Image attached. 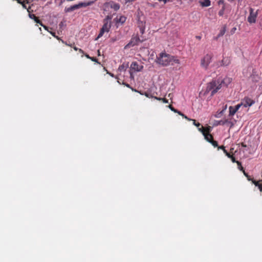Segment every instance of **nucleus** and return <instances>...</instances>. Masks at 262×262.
Listing matches in <instances>:
<instances>
[{
    "mask_svg": "<svg viewBox=\"0 0 262 262\" xmlns=\"http://www.w3.org/2000/svg\"><path fill=\"white\" fill-rule=\"evenodd\" d=\"M258 11L257 10L256 11L254 12L253 8H250V14L247 18V20L249 23L253 24L256 22V18L258 15Z\"/></svg>",
    "mask_w": 262,
    "mask_h": 262,
    "instance_id": "obj_7",
    "label": "nucleus"
},
{
    "mask_svg": "<svg viewBox=\"0 0 262 262\" xmlns=\"http://www.w3.org/2000/svg\"><path fill=\"white\" fill-rule=\"evenodd\" d=\"M223 152L225 153V154L226 155V156L227 157H229V152L225 149H224L223 150Z\"/></svg>",
    "mask_w": 262,
    "mask_h": 262,
    "instance_id": "obj_36",
    "label": "nucleus"
},
{
    "mask_svg": "<svg viewBox=\"0 0 262 262\" xmlns=\"http://www.w3.org/2000/svg\"><path fill=\"white\" fill-rule=\"evenodd\" d=\"M143 69V66L142 64H139L136 61H133L130 65V70L135 72H140Z\"/></svg>",
    "mask_w": 262,
    "mask_h": 262,
    "instance_id": "obj_9",
    "label": "nucleus"
},
{
    "mask_svg": "<svg viewBox=\"0 0 262 262\" xmlns=\"http://www.w3.org/2000/svg\"><path fill=\"white\" fill-rule=\"evenodd\" d=\"M130 77H133L132 73V72H130Z\"/></svg>",
    "mask_w": 262,
    "mask_h": 262,
    "instance_id": "obj_59",
    "label": "nucleus"
},
{
    "mask_svg": "<svg viewBox=\"0 0 262 262\" xmlns=\"http://www.w3.org/2000/svg\"><path fill=\"white\" fill-rule=\"evenodd\" d=\"M229 116H233L237 112L236 111V110L234 108V106H230L229 107Z\"/></svg>",
    "mask_w": 262,
    "mask_h": 262,
    "instance_id": "obj_17",
    "label": "nucleus"
},
{
    "mask_svg": "<svg viewBox=\"0 0 262 262\" xmlns=\"http://www.w3.org/2000/svg\"><path fill=\"white\" fill-rule=\"evenodd\" d=\"M139 29L140 33L143 34L145 31V27L143 24L139 26Z\"/></svg>",
    "mask_w": 262,
    "mask_h": 262,
    "instance_id": "obj_27",
    "label": "nucleus"
},
{
    "mask_svg": "<svg viewBox=\"0 0 262 262\" xmlns=\"http://www.w3.org/2000/svg\"><path fill=\"white\" fill-rule=\"evenodd\" d=\"M230 63V60L228 57H224L221 61L216 63V66L219 68L221 66H227Z\"/></svg>",
    "mask_w": 262,
    "mask_h": 262,
    "instance_id": "obj_11",
    "label": "nucleus"
},
{
    "mask_svg": "<svg viewBox=\"0 0 262 262\" xmlns=\"http://www.w3.org/2000/svg\"><path fill=\"white\" fill-rule=\"evenodd\" d=\"M125 85L128 88H130L129 84H125Z\"/></svg>",
    "mask_w": 262,
    "mask_h": 262,
    "instance_id": "obj_56",
    "label": "nucleus"
},
{
    "mask_svg": "<svg viewBox=\"0 0 262 262\" xmlns=\"http://www.w3.org/2000/svg\"><path fill=\"white\" fill-rule=\"evenodd\" d=\"M128 63H123L119 67L118 71L120 72L122 71H125L128 68Z\"/></svg>",
    "mask_w": 262,
    "mask_h": 262,
    "instance_id": "obj_14",
    "label": "nucleus"
},
{
    "mask_svg": "<svg viewBox=\"0 0 262 262\" xmlns=\"http://www.w3.org/2000/svg\"><path fill=\"white\" fill-rule=\"evenodd\" d=\"M243 173H244V175L246 177V178H247V180L249 181H251L252 180V179L251 178V177L250 176H249L247 173H246L245 171H244Z\"/></svg>",
    "mask_w": 262,
    "mask_h": 262,
    "instance_id": "obj_31",
    "label": "nucleus"
},
{
    "mask_svg": "<svg viewBox=\"0 0 262 262\" xmlns=\"http://www.w3.org/2000/svg\"><path fill=\"white\" fill-rule=\"evenodd\" d=\"M144 39H141L138 36H133L130 41L125 46L124 48H129L132 47H134L137 45L139 42H143Z\"/></svg>",
    "mask_w": 262,
    "mask_h": 262,
    "instance_id": "obj_5",
    "label": "nucleus"
},
{
    "mask_svg": "<svg viewBox=\"0 0 262 262\" xmlns=\"http://www.w3.org/2000/svg\"><path fill=\"white\" fill-rule=\"evenodd\" d=\"M17 3L21 4L23 6V7L24 9H27L28 11L29 12V8H27L26 4L28 3V1H22V0H16Z\"/></svg>",
    "mask_w": 262,
    "mask_h": 262,
    "instance_id": "obj_15",
    "label": "nucleus"
},
{
    "mask_svg": "<svg viewBox=\"0 0 262 262\" xmlns=\"http://www.w3.org/2000/svg\"><path fill=\"white\" fill-rule=\"evenodd\" d=\"M235 163H237V165H238V167H242V164H241V163L240 162H239V161H236V162H235Z\"/></svg>",
    "mask_w": 262,
    "mask_h": 262,
    "instance_id": "obj_38",
    "label": "nucleus"
},
{
    "mask_svg": "<svg viewBox=\"0 0 262 262\" xmlns=\"http://www.w3.org/2000/svg\"><path fill=\"white\" fill-rule=\"evenodd\" d=\"M179 115L182 116V117L185 116V115L182 113L181 112L178 111V112H177Z\"/></svg>",
    "mask_w": 262,
    "mask_h": 262,
    "instance_id": "obj_46",
    "label": "nucleus"
},
{
    "mask_svg": "<svg viewBox=\"0 0 262 262\" xmlns=\"http://www.w3.org/2000/svg\"><path fill=\"white\" fill-rule=\"evenodd\" d=\"M42 26V27H43L46 30H48V27H47V26H44L43 25V26Z\"/></svg>",
    "mask_w": 262,
    "mask_h": 262,
    "instance_id": "obj_55",
    "label": "nucleus"
},
{
    "mask_svg": "<svg viewBox=\"0 0 262 262\" xmlns=\"http://www.w3.org/2000/svg\"><path fill=\"white\" fill-rule=\"evenodd\" d=\"M255 103V101L248 97H246L242 99L241 105L245 107H250Z\"/></svg>",
    "mask_w": 262,
    "mask_h": 262,
    "instance_id": "obj_8",
    "label": "nucleus"
},
{
    "mask_svg": "<svg viewBox=\"0 0 262 262\" xmlns=\"http://www.w3.org/2000/svg\"><path fill=\"white\" fill-rule=\"evenodd\" d=\"M111 28V23L103 22L102 27L101 28L100 32L97 37V39L102 37L105 32H108Z\"/></svg>",
    "mask_w": 262,
    "mask_h": 262,
    "instance_id": "obj_6",
    "label": "nucleus"
},
{
    "mask_svg": "<svg viewBox=\"0 0 262 262\" xmlns=\"http://www.w3.org/2000/svg\"><path fill=\"white\" fill-rule=\"evenodd\" d=\"M214 147H218V143L217 141L213 140V139L210 142Z\"/></svg>",
    "mask_w": 262,
    "mask_h": 262,
    "instance_id": "obj_28",
    "label": "nucleus"
},
{
    "mask_svg": "<svg viewBox=\"0 0 262 262\" xmlns=\"http://www.w3.org/2000/svg\"><path fill=\"white\" fill-rule=\"evenodd\" d=\"M224 10H225V9L224 8H223L219 12V15L220 16H223L224 15Z\"/></svg>",
    "mask_w": 262,
    "mask_h": 262,
    "instance_id": "obj_34",
    "label": "nucleus"
},
{
    "mask_svg": "<svg viewBox=\"0 0 262 262\" xmlns=\"http://www.w3.org/2000/svg\"><path fill=\"white\" fill-rule=\"evenodd\" d=\"M210 132H207V133L204 135L205 140H206L209 143L213 139L212 135L210 134Z\"/></svg>",
    "mask_w": 262,
    "mask_h": 262,
    "instance_id": "obj_16",
    "label": "nucleus"
},
{
    "mask_svg": "<svg viewBox=\"0 0 262 262\" xmlns=\"http://www.w3.org/2000/svg\"><path fill=\"white\" fill-rule=\"evenodd\" d=\"M112 19V15H108L103 19V22L106 23L107 21V23H111V19Z\"/></svg>",
    "mask_w": 262,
    "mask_h": 262,
    "instance_id": "obj_19",
    "label": "nucleus"
},
{
    "mask_svg": "<svg viewBox=\"0 0 262 262\" xmlns=\"http://www.w3.org/2000/svg\"><path fill=\"white\" fill-rule=\"evenodd\" d=\"M159 2H162L164 4H166L168 2H169L170 0H158Z\"/></svg>",
    "mask_w": 262,
    "mask_h": 262,
    "instance_id": "obj_37",
    "label": "nucleus"
},
{
    "mask_svg": "<svg viewBox=\"0 0 262 262\" xmlns=\"http://www.w3.org/2000/svg\"><path fill=\"white\" fill-rule=\"evenodd\" d=\"M105 7H110L113 9L115 11H117L120 9V5L113 1H111L108 3H106L104 4Z\"/></svg>",
    "mask_w": 262,
    "mask_h": 262,
    "instance_id": "obj_10",
    "label": "nucleus"
},
{
    "mask_svg": "<svg viewBox=\"0 0 262 262\" xmlns=\"http://www.w3.org/2000/svg\"><path fill=\"white\" fill-rule=\"evenodd\" d=\"M252 181V183H253L256 186L259 187V185H261V183L262 182V180H260L259 181H255L253 179H252L251 181Z\"/></svg>",
    "mask_w": 262,
    "mask_h": 262,
    "instance_id": "obj_22",
    "label": "nucleus"
},
{
    "mask_svg": "<svg viewBox=\"0 0 262 262\" xmlns=\"http://www.w3.org/2000/svg\"><path fill=\"white\" fill-rule=\"evenodd\" d=\"M219 81H220V83L221 84V87L222 85L227 86L232 81V78L226 77L223 79H221L219 78Z\"/></svg>",
    "mask_w": 262,
    "mask_h": 262,
    "instance_id": "obj_12",
    "label": "nucleus"
},
{
    "mask_svg": "<svg viewBox=\"0 0 262 262\" xmlns=\"http://www.w3.org/2000/svg\"><path fill=\"white\" fill-rule=\"evenodd\" d=\"M154 98L156 100H158L159 101H162V102L163 103H168V100L165 98H160V97H154Z\"/></svg>",
    "mask_w": 262,
    "mask_h": 262,
    "instance_id": "obj_23",
    "label": "nucleus"
},
{
    "mask_svg": "<svg viewBox=\"0 0 262 262\" xmlns=\"http://www.w3.org/2000/svg\"><path fill=\"white\" fill-rule=\"evenodd\" d=\"M168 107L172 111H173V112L174 113H177V112H178V110L175 109L172 106V105H168Z\"/></svg>",
    "mask_w": 262,
    "mask_h": 262,
    "instance_id": "obj_32",
    "label": "nucleus"
},
{
    "mask_svg": "<svg viewBox=\"0 0 262 262\" xmlns=\"http://www.w3.org/2000/svg\"><path fill=\"white\" fill-rule=\"evenodd\" d=\"M145 96L147 97H150V96H149V95L147 93L145 94Z\"/></svg>",
    "mask_w": 262,
    "mask_h": 262,
    "instance_id": "obj_57",
    "label": "nucleus"
},
{
    "mask_svg": "<svg viewBox=\"0 0 262 262\" xmlns=\"http://www.w3.org/2000/svg\"><path fill=\"white\" fill-rule=\"evenodd\" d=\"M235 163H237V165H238V167H242V164H241V163L240 162H239V161H236V162H235Z\"/></svg>",
    "mask_w": 262,
    "mask_h": 262,
    "instance_id": "obj_39",
    "label": "nucleus"
},
{
    "mask_svg": "<svg viewBox=\"0 0 262 262\" xmlns=\"http://www.w3.org/2000/svg\"><path fill=\"white\" fill-rule=\"evenodd\" d=\"M32 16H33L34 19L36 23L39 24L41 26H43L42 22L34 14H32Z\"/></svg>",
    "mask_w": 262,
    "mask_h": 262,
    "instance_id": "obj_26",
    "label": "nucleus"
},
{
    "mask_svg": "<svg viewBox=\"0 0 262 262\" xmlns=\"http://www.w3.org/2000/svg\"><path fill=\"white\" fill-rule=\"evenodd\" d=\"M228 122V120H225L224 121H222V120H221L219 121V124L220 125H224L225 123Z\"/></svg>",
    "mask_w": 262,
    "mask_h": 262,
    "instance_id": "obj_33",
    "label": "nucleus"
},
{
    "mask_svg": "<svg viewBox=\"0 0 262 262\" xmlns=\"http://www.w3.org/2000/svg\"><path fill=\"white\" fill-rule=\"evenodd\" d=\"M42 26V27H43L46 30H48V27H47V26H44L43 25V26Z\"/></svg>",
    "mask_w": 262,
    "mask_h": 262,
    "instance_id": "obj_54",
    "label": "nucleus"
},
{
    "mask_svg": "<svg viewBox=\"0 0 262 262\" xmlns=\"http://www.w3.org/2000/svg\"><path fill=\"white\" fill-rule=\"evenodd\" d=\"M252 181V183H253L256 186L259 187V185H261V183L262 182V180H260L259 181H255L253 179H252L251 181Z\"/></svg>",
    "mask_w": 262,
    "mask_h": 262,
    "instance_id": "obj_21",
    "label": "nucleus"
},
{
    "mask_svg": "<svg viewBox=\"0 0 262 262\" xmlns=\"http://www.w3.org/2000/svg\"><path fill=\"white\" fill-rule=\"evenodd\" d=\"M198 130L201 132L204 136L205 134L207 133V132L208 133L211 132V127L209 126L204 128L203 126H201V127H198Z\"/></svg>",
    "mask_w": 262,
    "mask_h": 262,
    "instance_id": "obj_13",
    "label": "nucleus"
},
{
    "mask_svg": "<svg viewBox=\"0 0 262 262\" xmlns=\"http://www.w3.org/2000/svg\"><path fill=\"white\" fill-rule=\"evenodd\" d=\"M221 84L219 79L213 80L207 84L206 92H211V95H214L221 88Z\"/></svg>",
    "mask_w": 262,
    "mask_h": 262,
    "instance_id": "obj_2",
    "label": "nucleus"
},
{
    "mask_svg": "<svg viewBox=\"0 0 262 262\" xmlns=\"http://www.w3.org/2000/svg\"><path fill=\"white\" fill-rule=\"evenodd\" d=\"M236 30V28H233L231 30V34H233V33L235 32V30Z\"/></svg>",
    "mask_w": 262,
    "mask_h": 262,
    "instance_id": "obj_43",
    "label": "nucleus"
},
{
    "mask_svg": "<svg viewBox=\"0 0 262 262\" xmlns=\"http://www.w3.org/2000/svg\"><path fill=\"white\" fill-rule=\"evenodd\" d=\"M229 157H228L229 158L231 159V160L233 163H235L236 162L235 157L233 155H231L230 153L229 154Z\"/></svg>",
    "mask_w": 262,
    "mask_h": 262,
    "instance_id": "obj_30",
    "label": "nucleus"
},
{
    "mask_svg": "<svg viewBox=\"0 0 262 262\" xmlns=\"http://www.w3.org/2000/svg\"><path fill=\"white\" fill-rule=\"evenodd\" d=\"M226 27L224 26L220 31V33L218 35V37H220V36H223L225 32H226Z\"/></svg>",
    "mask_w": 262,
    "mask_h": 262,
    "instance_id": "obj_25",
    "label": "nucleus"
},
{
    "mask_svg": "<svg viewBox=\"0 0 262 262\" xmlns=\"http://www.w3.org/2000/svg\"><path fill=\"white\" fill-rule=\"evenodd\" d=\"M225 146H218V147H217V149H218V150H219V149H222V150H223V149H225Z\"/></svg>",
    "mask_w": 262,
    "mask_h": 262,
    "instance_id": "obj_40",
    "label": "nucleus"
},
{
    "mask_svg": "<svg viewBox=\"0 0 262 262\" xmlns=\"http://www.w3.org/2000/svg\"><path fill=\"white\" fill-rule=\"evenodd\" d=\"M90 59H91L93 61H95V62L97 61V59L95 57H91V58Z\"/></svg>",
    "mask_w": 262,
    "mask_h": 262,
    "instance_id": "obj_45",
    "label": "nucleus"
},
{
    "mask_svg": "<svg viewBox=\"0 0 262 262\" xmlns=\"http://www.w3.org/2000/svg\"><path fill=\"white\" fill-rule=\"evenodd\" d=\"M73 49H74V50L75 51H78V49H79V48H77V47H75V46H73Z\"/></svg>",
    "mask_w": 262,
    "mask_h": 262,
    "instance_id": "obj_49",
    "label": "nucleus"
},
{
    "mask_svg": "<svg viewBox=\"0 0 262 262\" xmlns=\"http://www.w3.org/2000/svg\"><path fill=\"white\" fill-rule=\"evenodd\" d=\"M258 188L260 191L262 192V184H261V185L259 186Z\"/></svg>",
    "mask_w": 262,
    "mask_h": 262,
    "instance_id": "obj_48",
    "label": "nucleus"
},
{
    "mask_svg": "<svg viewBox=\"0 0 262 262\" xmlns=\"http://www.w3.org/2000/svg\"><path fill=\"white\" fill-rule=\"evenodd\" d=\"M171 95L170 94H169L168 95V97H171V95Z\"/></svg>",
    "mask_w": 262,
    "mask_h": 262,
    "instance_id": "obj_61",
    "label": "nucleus"
},
{
    "mask_svg": "<svg viewBox=\"0 0 262 262\" xmlns=\"http://www.w3.org/2000/svg\"><path fill=\"white\" fill-rule=\"evenodd\" d=\"M29 17L31 18L34 19L33 16H32V14H29Z\"/></svg>",
    "mask_w": 262,
    "mask_h": 262,
    "instance_id": "obj_52",
    "label": "nucleus"
},
{
    "mask_svg": "<svg viewBox=\"0 0 262 262\" xmlns=\"http://www.w3.org/2000/svg\"><path fill=\"white\" fill-rule=\"evenodd\" d=\"M78 51L82 54H84V51L82 49H79Z\"/></svg>",
    "mask_w": 262,
    "mask_h": 262,
    "instance_id": "obj_47",
    "label": "nucleus"
},
{
    "mask_svg": "<svg viewBox=\"0 0 262 262\" xmlns=\"http://www.w3.org/2000/svg\"><path fill=\"white\" fill-rule=\"evenodd\" d=\"M50 33L52 34V36H53L54 37H56V38L57 39H59L58 36H56L55 35V32H50Z\"/></svg>",
    "mask_w": 262,
    "mask_h": 262,
    "instance_id": "obj_41",
    "label": "nucleus"
},
{
    "mask_svg": "<svg viewBox=\"0 0 262 262\" xmlns=\"http://www.w3.org/2000/svg\"><path fill=\"white\" fill-rule=\"evenodd\" d=\"M196 38L198 39H201V37L200 36H196Z\"/></svg>",
    "mask_w": 262,
    "mask_h": 262,
    "instance_id": "obj_53",
    "label": "nucleus"
},
{
    "mask_svg": "<svg viewBox=\"0 0 262 262\" xmlns=\"http://www.w3.org/2000/svg\"><path fill=\"white\" fill-rule=\"evenodd\" d=\"M85 56L88 58V59H91V57H90L88 54H85Z\"/></svg>",
    "mask_w": 262,
    "mask_h": 262,
    "instance_id": "obj_50",
    "label": "nucleus"
},
{
    "mask_svg": "<svg viewBox=\"0 0 262 262\" xmlns=\"http://www.w3.org/2000/svg\"><path fill=\"white\" fill-rule=\"evenodd\" d=\"M171 62L178 64L180 63V60L166 53L162 52L160 53L156 59V62L157 63L163 66H167Z\"/></svg>",
    "mask_w": 262,
    "mask_h": 262,
    "instance_id": "obj_1",
    "label": "nucleus"
},
{
    "mask_svg": "<svg viewBox=\"0 0 262 262\" xmlns=\"http://www.w3.org/2000/svg\"><path fill=\"white\" fill-rule=\"evenodd\" d=\"M94 3L93 1H89L88 2H81L78 4L74 5L70 7L65 8L64 11L66 12H70L74 11L75 10L79 9L81 7H85L92 5Z\"/></svg>",
    "mask_w": 262,
    "mask_h": 262,
    "instance_id": "obj_3",
    "label": "nucleus"
},
{
    "mask_svg": "<svg viewBox=\"0 0 262 262\" xmlns=\"http://www.w3.org/2000/svg\"><path fill=\"white\" fill-rule=\"evenodd\" d=\"M242 146H244V147H246V145H244L243 143L242 144Z\"/></svg>",
    "mask_w": 262,
    "mask_h": 262,
    "instance_id": "obj_60",
    "label": "nucleus"
},
{
    "mask_svg": "<svg viewBox=\"0 0 262 262\" xmlns=\"http://www.w3.org/2000/svg\"><path fill=\"white\" fill-rule=\"evenodd\" d=\"M192 121H193V124L196 126L197 127H199L201 126V124L199 122H196L195 120L192 119Z\"/></svg>",
    "mask_w": 262,
    "mask_h": 262,
    "instance_id": "obj_29",
    "label": "nucleus"
},
{
    "mask_svg": "<svg viewBox=\"0 0 262 262\" xmlns=\"http://www.w3.org/2000/svg\"><path fill=\"white\" fill-rule=\"evenodd\" d=\"M213 55L212 54H206L201 60V66L205 70H207L208 66L212 61Z\"/></svg>",
    "mask_w": 262,
    "mask_h": 262,
    "instance_id": "obj_4",
    "label": "nucleus"
},
{
    "mask_svg": "<svg viewBox=\"0 0 262 262\" xmlns=\"http://www.w3.org/2000/svg\"><path fill=\"white\" fill-rule=\"evenodd\" d=\"M126 20V17L124 16H120L119 19H117V23H124Z\"/></svg>",
    "mask_w": 262,
    "mask_h": 262,
    "instance_id": "obj_24",
    "label": "nucleus"
},
{
    "mask_svg": "<svg viewBox=\"0 0 262 262\" xmlns=\"http://www.w3.org/2000/svg\"><path fill=\"white\" fill-rule=\"evenodd\" d=\"M62 42H63V43H65L67 46H70V47H73V45H72V44H68V43H67V42H64V41H62Z\"/></svg>",
    "mask_w": 262,
    "mask_h": 262,
    "instance_id": "obj_42",
    "label": "nucleus"
},
{
    "mask_svg": "<svg viewBox=\"0 0 262 262\" xmlns=\"http://www.w3.org/2000/svg\"><path fill=\"white\" fill-rule=\"evenodd\" d=\"M242 105H241V103L238 104L237 105H235V106H234V108L236 110V111H237L239 108H240L241 106H242Z\"/></svg>",
    "mask_w": 262,
    "mask_h": 262,
    "instance_id": "obj_35",
    "label": "nucleus"
},
{
    "mask_svg": "<svg viewBox=\"0 0 262 262\" xmlns=\"http://www.w3.org/2000/svg\"><path fill=\"white\" fill-rule=\"evenodd\" d=\"M210 4L211 3L209 0H205L204 2H201V5L203 7H208Z\"/></svg>",
    "mask_w": 262,
    "mask_h": 262,
    "instance_id": "obj_18",
    "label": "nucleus"
},
{
    "mask_svg": "<svg viewBox=\"0 0 262 262\" xmlns=\"http://www.w3.org/2000/svg\"><path fill=\"white\" fill-rule=\"evenodd\" d=\"M238 168H239L241 170L243 171V172H244V171H245V170H244V168H243V167L242 166V167H238Z\"/></svg>",
    "mask_w": 262,
    "mask_h": 262,
    "instance_id": "obj_51",
    "label": "nucleus"
},
{
    "mask_svg": "<svg viewBox=\"0 0 262 262\" xmlns=\"http://www.w3.org/2000/svg\"><path fill=\"white\" fill-rule=\"evenodd\" d=\"M252 181V183H253L256 186L259 187V185H261V183L262 182V180H260L259 181H255L253 179H252L251 181Z\"/></svg>",
    "mask_w": 262,
    "mask_h": 262,
    "instance_id": "obj_20",
    "label": "nucleus"
},
{
    "mask_svg": "<svg viewBox=\"0 0 262 262\" xmlns=\"http://www.w3.org/2000/svg\"><path fill=\"white\" fill-rule=\"evenodd\" d=\"M183 117H184L185 119H186V120H188V121H192V119H190L189 118H188L185 115V116H183Z\"/></svg>",
    "mask_w": 262,
    "mask_h": 262,
    "instance_id": "obj_44",
    "label": "nucleus"
},
{
    "mask_svg": "<svg viewBox=\"0 0 262 262\" xmlns=\"http://www.w3.org/2000/svg\"><path fill=\"white\" fill-rule=\"evenodd\" d=\"M64 1H65V0H61V1H60V4H62V3H63Z\"/></svg>",
    "mask_w": 262,
    "mask_h": 262,
    "instance_id": "obj_58",
    "label": "nucleus"
}]
</instances>
